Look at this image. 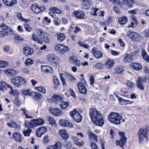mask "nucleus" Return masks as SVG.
<instances>
[{
    "instance_id": "obj_3",
    "label": "nucleus",
    "mask_w": 149,
    "mask_h": 149,
    "mask_svg": "<svg viewBox=\"0 0 149 149\" xmlns=\"http://www.w3.org/2000/svg\"><path fill=\"white\" fill-rule=\"evenodd\" d=\"M109 121L111 123L116 125L120 123V120L122 119L121 116L118 113L112 112L108 116Z\"/></svg>"
},
{
    "instance_id": "obj_44",
    "label": "nucleus",
    "mask_w": 149,
    "mask_h": 149,
    "mask_svg": "<svg viewBox=\"0 0 149 149\" xmlns=\"http://www.w3.org/2000/svg\"><path fill=\"white\" fill-rule=\"evenodd\" d=\"M121 100L119 103L121 104H131L133 102L132 101H129L127 100H125L124 99H120Z\"/></svg>"
},
{
    "instance_id": "obj_52",
    "label": "nucleus",
    "mask_w": 149,
    "mask_h": 149,
    "mask_svg": "<svg viewBox=\"0 0 149 149\" xmlns=\"http://www.w3.org/2000/svg\"><path fill=\"white\" fill-rule=\"evenodd\" d=\"M8 65V64L6 61L0 60V67L5 68Z\"/></svg>"
},
{
    "instance_id": "obj_34",
    "label": "nucleus",
    "mask_w": 149,
    "mask_h": 149,
    "mask_svg": "<svg viewBox=\"0 0 149 149\" xmlns=\"http://www.w3.org/2000/svg\"><path fill=\"white\" fill-rule=\"evenodd\" d=\"M7 125L10 127H14L17 130H19L20 128V126L13 121H11L10 123H8Z\"/></svg>"
},
{
    "instance_id": "obj_26",
    "label": "nucleus",
    "mask_w": 149,
    "mask_h": 149,
    "mask_svg": "<svg viewBox=\"0 0 149 149\" xmlns=\"http://www.w3.org/2000/svg\"><path fill=\"white\" fill-rule=\"evenodd\" d=\"M9 84H6V82L3 81L0 82V90L3 91L5 90H7V88L10 86Z\"/></svg>"
},
{
    "instance_id": "obj_7",
    "label": "nucleus",
    "mask_w": 149,
    "mask_h": 149,
    "mask_svg": "<svg viewBox=\"0 0 149 149\" xmlns=\"http://www.w3.org/2000/svg\"><path fill=\"white\" fill-rule=\"evenodd\" d=\"M47 60L51 63L58 64L59 63V59L56 55L50 54L47 55L46 58Z\"/></svg>"
},
{
    "instance_id": "obj_12",
    "label": "nucleus",
    "mask_w": 149,
    "mask_h": 149,
    "mask_svg": "<svg viewBox=\"0 0 149 149\" xmlns=\"http://www.w3.org/2000/svg\"><path fill=\"white\" fill-rule=\"evenodd\" d=\"M49 110L51 113L56 116H59L63 113L62 111L57 108L49 107Z\"/></svg>"
},
{
    "instance_id": "obj_13",
    "label": "nucleus",
    "mask_w": 149,
    "mask_h": 149,
    "mask_svg": "<svg viewBox=\"0 0 149 149\" xmlns=\"http://www.w3.org/2000/svg\"><path fill=\"white\" fill-rule=\"evenodd\" d=\"M0 27L2 28V30L6 34L8 35L9 33L11 34H13V31L9 27L6 26L5 24L3 23L1 24L0 25Z\"/></svg>"
},
{
    "instance_id": "obj_63",
    "label": "nucleus",
    "mask_w": 149,
    "mask_h": 149,
    "mask_svg": "<svg viewBox=\"0 0 149 149\" xmlns=\"http://www.w3.org/2000/svg\"><path fill=\"white\" fill-rule=\"evenodd\" d=\"M82 7L85 9H88L89 7V3H83L82 5Z\"/></svg>"
},
{
    "instance_id": "obj_15",
    "label": "nucleus",
    "mask_w": 149,
    "mask_h": 149,
    "mask_svg": "<svg viewBox=\"0 0 149 149\" xmlns=\"http://www.w3.org/2000/svg\"><path fill=\"white\" fill-rule=\"evenodd\" d=\"M97 49L96 47H93L91 50V52L94 56L97 59L102 58L103 54L101 52L97 51Z\"/></svg>"
},
{
    "instance_id": "obj_1",
    "label": "nucleus",
    "mask_w": 149,
    "mask_h": 149,
    "mask_svg": "<svg viewBox=\"0 0 149 149\" xmlns=\"http://www.w3.org/2000/svg\"><path fill=\"white\" fill-rule=\"evenodd\" d=\"M89 114L93 123L97 125L102 126L104 124L103 116L95 109H90Z\"/></svg>"
},
{
    "instance_id": "obj_42",
    "label": "nucleus",
    "mask_w": 149,
    "mask_h": 149,
    "mask_svg": "<svg viewBox=\"0 0 149 149\" xmlns=\"http://www.w3.org/2000/svg\"><path fill=\"white\" fill-rule=\"evenodd\" d=\"M35 88L41 93L45 94L46 93V91L45 88L43 86H40L36 87Z\"/></svg>"
},
{
    "instance_id": "obj_38",
    "label": "nucleus",
    "mask_w": 149,
    "mask_h": 149,
    "mask_svg": "<svg viewBox=\"0 0 149 149\" xmlns=\"http://www.w3.org/2000/svg\"><path fill=\"white\" fill-rule=\"evenodd\" d=\"M56 36L57 40L60 42L63 41L65 38V35L63 33H57Z\"/></svg>"
},
{
    "instance_id": "obj_5",
    "label": "nucleus",
    "mask_w": 149,
    "mask_h": 149,
    "mask_svg": "<svg viewBox=\"0 0 149 149\" xmlns=\"http://www.w3.org/2000/svg\"><path fill=\"white\" fill-rule=\"evenodd\" d=\"M54 50L57 53L63 55L66 52L70 51V48L66 46L61 44L56 45L54 47Z\"/></svg>"
},
{
    "instance_id": "obj_54",
    "label": "nucleus",
    "mask_w": 149,
    "mask_h": 149,
    "mask_svg": "<svg viewBox=\"0 0 149 149\" xmlns=\"http://www.w3.org/2000/svg\"><path fill=\"white\" fill-rule=\"evenodd\" d=\"M52 11H54L55 13L61 14L62 11L56 7H52Z\"/></svg>"
},
{
    "instance_id": "obj_43",
    "label": "nucleus",
    "mask_w": 149,
    "mask_h": 149,
    "mask_svg": "<svg viewBox=\"0 0 149 149\" xmlns=\"http://www.w3.org/2000/svg\"><path fill=\"white\" fill-rule=\"evenodd\" d=\"M16 15L18 18L20 20L25 22H29L30 20L29 19H26L23 18L21 14L20 13H16Z\"/></svg>"
},
{
    "instance_id": "obj_11",
    "label": "nucleus",
    "mask_w": 149,
    "mask_h": 149,
    "mask_svg": "<svg viewBox=\"0 0 149 149\" xmlns=\"http://www.w3.org/2000/svg\"><path fill=\"white\" fill-rule=\"evenodd\" d=\"M31 9L33 11L36 13H38L44 10L43 7L39 6L37 3H34L32 5Z\"/></svg>"
},
{
    "instance_id": "obj_37",
    "label": "nucleus",
    "mask_w": 149,
    "mask_h": 149,
    "mask_svg": "<svg viewBox=\"0 0 149 149\" xmlns=\"http://www.w3.org/2000/svg\"><path fill=\"white\" fill-rule=\"evenodd\" d=\"M69 105L68 101H62L60 104V106L61 109H66Z\"/></svg>"
},
{
    "instance_id": "obj_33",
    "label": "nucleus",
    "mask_w": 149,
    "mask_h": 149,
    "mask_svg": "<svg viewBox=\"0 0 149 149\" xmlns=\"http://www.w3.org/2000/svg\"><path fill=\"white\" fill-rule=\"evenodd\" d=\"M123 2L130 7H133V4L134 3V0H122Z\"/></svg>"
},
{
    "instance_id": "obj_6",
    "label": "nucleus",
    "mask_w": 149,
    "mask_h": 149,
    "mask_svg": "<svg viewBox=\"0 0 149 149\" xmlns=\"http://www.w3.org/2000/svg\"><path fill=\"white\" fill-rule=\"evenodd\" d=\"M120 136L119 139L116 141L115 143L117 146H118L123 148L124 146L126 143L127 138L125 137V133L123 132H119Z\"/></svg>"
},
{
    "instance_id": "obj_23",
    "label": "nucleus",
    "mask_w": 149,
    "mask_h": 149,
    "mask_svg": "<svg viewBox=\"0 0 149 149\" xmlns=\"http://www.w3.org/2000/svg\"><path fill=\"white\" fill-rule=\"evenodd\" d=\"M59 124L62 126L63 127L69 126L72 127L73 126V124L68 121L65 119H61L60 120Z\"/></svg>"
},
{
    "instance_id": "obj_39",
    "label": "nucleus",
    "mask_w": 149,
    "mask_h": 149,
    "mask_svg": "<svg viewBox=\"0 0 149 149\" xmlns=\"http://www.w3.org/2000/svg\"><path fill=\"white\" fill-rule=\"evenodd\" d=\"M4 72L7 74H9L11 76L14 75L16 74L15 71L12 69L4 70Z\"/></svg>"
},
{
    "instance_id": "obj_59",
    "label": "nucleus",
    "mask_w": 149,
    "mask_h": 149,
    "mask_svg": "<svg viewBox=\"0 0 149 149\" xmlns=\"http://www.w3.org/2000/svg\"><path fill=\"white\" fill-rule=\"evenodd\" d=\"M54 23L56 26H58L60 24V19L58 17H56L55 18L54 20Z\"/></svg>"
},
{
    "instance_id": "obj_40",
    "label": "nucleus",
    "mask_w": 149,
    "mask_h": 149,
    "mask_svg": "<svg viewBox=\"0 0 149 149\" xmlns=\"http://www.w3.org/2000/svg\"><path fill=\"white\" fill-rule=\"evenodd\" d=\"M141 55L144 60L149 62V57L148 56L147 53L144 49H143L141 51Z\"/></svg>"
},
{
    "instance_id": "obj_22",
    "label": "nucleus",
    "mask_w": 149,
    "mask_h": 149,
    "mask_svg": "<svg viewBox=\"0 0 149 149\" xmlns=\"http://www.w3.org/2000/svg\"><path fill=\"white\" fill-rule=\"evenodd\" d=\"M59 133L65 140H67L69 137V135L65 129L60 130L59 131Z\"/></svg>"
},
{
    "instance_id": "obj_31",
    "label": "nucleus",
    "mask_w": 149,
    "mask_h": 149,
    "mask_svg": "<svg viewBox=\"0 0 149 149\" xmlns=\"http://www.w3.org/2000/svg\"><path fill=\"white\" fill-rule=\"evenodd\" d=\"M127 21V18L126 16H123L118 18V22L121 25L125 24Z\"/></svg>"
},
{
    "instance_id": "obj_56",
    "label": "nucleus",
    "mask_w": 149,
    "mask_h": 149,
    "mask_svg": "<svg viewBox=\"0 0 149 149\" xmlns=\"http://www.w3.org/2000/svg\"><path fill=\"white\" fill-rule=\"evenodd\" d=\"M95 66L97 69H101L103 68L104 64L102 63H99L96 64Z\"/></svg>"
},
{
    "instance_id": "obj_20",
    "label": "nucleus",
    "mask_w": 149,
    "mask_h": 149,
    "mask_svg": "<svg viewBox=\"0 0 149 149\" xmlns=\"http://www.w3.org/2000/svg\"><path fill=\"white\" fill-rule=\"evenodd\" d=\"M114 73L115 74H121L124 71V67L122 66H117L114 68Z\"/></svg>"
},
{
    "instance_id": "obj_30",
    "label": "nucleus",
    "mask_w": 149,
    "mask_h": 149,
    "mask_svg": "<svg viewBox=\"0 0 149 149\" xmlns=\"http://www.w3.org/2000/svg\"><path fill=\"white\" fill-rule=\"evenodd\" d=\"M131 65L132 68L137 70H139L142 68V66L139 63H132L131 64Z\"/></svg>"
},
{
    "instance_id": "obj_21",
    "label": "nucleus",
    "mask_w": 149,
    "mask_h": 149,
    "mask_svg": "<svg viewBox=\"0 0 149 149\" xmlns=\"http://www.w3.org/2000/svg\"><path fill=\"white\" fill-rule=\"evenodd\" d=\"M114 63L115 62L113 60L109 59L106 62L105 65L107 69L109 70L112 68Z\"/></svg>"
},
{
    "instance_id": "obj_8",
    "label": "nucleus",
    "mask_w": 149,
    "mask_h": 149,
    "mask_svg": "<svg viewBox=\"0 0 149 149\" xmlns=\"http://www.w3.org/2000/svg\"><path fill=\"white\" fill-rule=\"evenodd\" d=\"M70 114L76 122L79 123L81 121V116L76 109H74L73 111L70 112Z\"/></svg>"
},
{
    "instance_id": "obj_18",
    "label": "nucleus",
    "mask_w": 149,
    "mask_h": 149,
    "mask_svg": "<svg viewBox=\"0 0 149 149\" xmlns=\"http://www.w3.org/2000/svg\"><path fill=\"white\" fill-rule=\"evenodd\" d=\"M24 53L26 56H28L32 55L33 53V49L29 46L24 47L23 48Z\"/></svg>"
},
{
    "instance_id": "obj_47",
    "label": "nucleus",
    "mask_w": 149,
    "mask_h": 149,
    "mask_svg": "<svg viewBox=\"0 0 149 149\" xmlns=\"http://www.w3.org/2000/svg\"><path fill=\"white\" fill-rule=\"evenodd\" d=\"M74 142L75 144L79 146H81L84 144L83 141L79 139H76Z\"/></svg>"
},
{
    "instance_id": "obj_28",
    "label": "nucleus",
    "mask_w": 149,
    "mask_h": 149,
    "mask_svg": "<svg viewBox=\"0 0 149 149\" xmlns=\"http://www.w3.org/2000/svg\"><path fill=\"white\" fill-rule=\"evenodd\" d=\"M52 100L55 103H57L62 101L63 100V98L58 95H54L52 96Z\"/></svg>"
},
{
    "instance_id": "obj_27",
    "label": "nucleus",
    "mask_w": 149,
    "mask_h": 149,
    "mask_svg": "<svg viewBox=\"0 0 149 149\" xmlns=\"http://www.w3.org/2000/svg\"><path fill=\"white\" fill-rule=\"evenodd\" d=\"M31 96H33V98L34 101H36L38 100L41 99L42 95L38 92H32Z\"/></svg>"
},
{
    "instance_id": "obj_58",
    "label": "nucleus",
    "mask_w": 149,
    "mask_h": 149,
    "mask_svg": "<svg viewBox=\"0 0 149 149\" xmlns=\"http://www.w3.org/2000/svg\"><path fill=\"white\" fill-rule=\"evenodd\" d=\"M66 77L67 79L71 81H73L75 80V79L72 75L68 74L66 75Z\"/></svg>"
},
{
    "instance_id": "obj_4",
    "label": "nucleus",
    "mask_w": 149,
    "mask_h": 149,
    "mask_svg": "<svg viewBox=\"0 0 149 149\" xmlns=\"http://www.w3.org/2000/svg\"><path fill=\"white\" fill-rule=\"evenodd\" d=\"M11 81L14 85L17 87H20L22 85H25L26 83L24 78L20 76H16L13 78Z\"/></svg>"
},
{
    "instance_id": "obj_51",
    "label": "nucleus",
    "mask_w": 149,
    "mask_h": 149,
    "mask_svg": "<svg viewBox=\"0 0 149 149\" xmlns=\"http://www.w3.org/2000/svg\"><path fill=\"white\" fill-rule=\"evenodd\" d=\"M36 119L37 121V125H42L43 124H44L45 123V121L42 119L38 118Z\"/></svg>"
},
{
    "instance_id": "obj_17",
    "label": "nucleus",
    "mask_w": 149,
    "mask_h": 149,
    "mask_svg": "<svg viewBox=\"0 0 149 149\" xmlns=\"http://www.w3.org/2000/svg\"><path fill=\"white\" fill-rule=\"evenodd\" d=\"M133 59L134 56L132 54H127L124 56L123 61L125 63H130L133 61Z\"/></svg>"
},
{
    "instance_id": "obj_57",
    "label": "nucleus",
    "mask_w": 149,
    "mask_h": 149,
    "mask_svg": "<svg viewBox=\"0 0 149 149\" xmlns=\"http://www.w3.org/2000/svg\"><path fill=\"white\" fill-rule=\"evenodd\" d=\"M33 63V61L31 59L28 58L26 60L25 63V64L27 65H29L32 64Z\"/></svg>"
},
{
    "instance_id": "obj_9",
    "label": "nucleus",
    "mask_w": 149,
    "mask_h": 149,
    "mask_svg": "<svg viewBox=\"0 0 149 149\" xmlns=\"http://www.w3.org/2000/svg\"><path fill=\"white\" fill-rule=\"evenodd\" d=\"M37 33V36L38 38H39V43L42 42L43 41H45V42H49L50 40L48 39L47 37L46 38V37H45L44 36L43 32L41 29H38L36 30Z\"/></svg>"
},
{
    "instance_id": "obj_45",
    "label": "nucleus",
    "mask_w": 149,
    "mask_h": 149,
    "mask_svg": "<svg viewBox=\"0 0 149 149\" xmlns=\"http://www.w3.org/2000/svg\"><path fill=\"white\" fill-rule=\"evenodd\" d=\"M29 125L28 126L30 127H33L34 126H36L37 125L36 119H33L29 123Z\"/></svg>"
},
{
    "instance_id": "obj_19",
    "label": "nucleus",
    "mask_w": 149,
    "mask_h": 149,
    "mask_svg": "<svg viewBox=\"0 0 149 149\" xmlns=\"http://www.w3.org/2000/svg\"><path fill=\"white\" fill-rule=\"evenodd\" d=\"M73 15L77 18L81 19L84 18L85 14L83 11L78 10L75 11L73 13Z\"/></svg>"
},
{
    "instance_id": "obj_49",
    "label": "nucleus",
    "mask_w": 149,
    "mask_h": 149,
    "mask_svg": "<svg viewBox=\"0 0 149 149\" xmlns=\"http://www.w3.org/2000/svg\"><path fill=\"white\" fill-rule=\"evenodd\" d=\"M22 93L23 94L25 95H31L32 94V92L31 91L30 89L24 90L22 91Z\"/></svg>"
},
{
    "instance_id": "obj_48",
    "label": "nucleus",
    "mask_w": 149,
    "mask_h": 149,
    "mask_svg": "<svg viewBox=\"0 0 149 149\" xmlns=\"http://www.w3.org/2000/svg\"><path fill=\"white\" fill-rule=\"evenodd\" d=\"M92 8L93 11L91 12V15L94 16H97V13H96V12L98 10V9L96 8L95 7V6H92Z\"/></svg>"
},
{
    "instance_id": "obj_25",
    "label": "nucleus",
    "mask_w": 149,
    "mask_h": 149,
    "mask_svg": "<svg viewBox=\"0 0 149 149\" xmlns=\"http://www.w3.org/2000/svg\"><path fill=\"white\" fill-rule=\"evenodd\" d=\"M61 143L60 142L58 141L54 145L47 146V149H61Z\"/></svg>"
},
{
    "instance_id": "obj_41",
    "label": "nucleus",
    "mask_w": 149,
    "mask_h": 149,
    "mask_svg": "<svg viewBox=\"0 0 149 149\" xmlns=\"http://www.w3.org/2000/svg\"><path fill=\"white\" fill-rule=\"evenodd\" d=\"M53 83L54 85V87L56 88L58 86L59 82L58 80V77L54 76L53 77Z\"/></svg>"
},
{
    "instance_id": "obj_62",
    "label": "nucleus",
    "mask_w": 149,
    "mask_h": 149,
    "mask_svg": "<svg viewBox=\"0 0 149 149\" xmlns=\"http://www.w3.org/2000/svg\"><path fill=\"white\" fill-rule=\"evenodd\" d=\"M14 38L15 39L18 40L23 41V39L17 35H15Z\"/></svg>"
},
{
    "instance_id": "obj_55",
    "label": "nucleus",
    "mask_w": 149,
    "mask_h": 149,
    "mask_svg": "<svg viewBox=\"0 0 149 149\" xmlns=\"http://www.w3.org/2000/svg\"><path fill=\"white\" fill-rule=\"evenodd\" d=\"M32 130L31 129H28L23 131V133L25 136H29Z\"/></svg>"
},
{
    "instance_id": "obj_35",
    "label": "nucleus",
    "mask_w": 149,
    "mask_h": 149,
    "mask_svg": "<svg viewBox=\"0 0 149 149\" xmlns=\"http://www.w3.org/2000/svg\"><path fill=\"white\" fill-rule=\"evenodd\" d=\"M126 85L128 90L132 91L134 89V83L132 81H128L127 82Z\"/></svg>"
},
{
    "instance_id": "obj_29",
    "label": "nucleus",
    "mask_w": 149,
    "mask_h": 149,
    "mask_svg": "<svg viewBox=\"0 0 149 149\" xmlns=\"http://www.w3.org/2000/svg\"><path fill=\"white\" fill-rule=\"evenodd\" d=\"M41 69L42 70L47 73H50L52 70V68L49 66L43 65H41Z\"/></svg>"
},
{
    "instance_id": "obj_61",
    "label": "nucleus",
    "mask_w": 149,
    "mask_h": 149,
    "mask_svg": "<svg viewBox=\"0 0 149 149\" xmlns=\"http://www.w3.org/2000/svg\"><path fill=\"white\" fill-rule=\"evenodd\" d=\"M10 17L8 13H7L4 14L2 17V20L4 21V20H7L9 19Z\"/></svg>"
},
{
    "instance_id": "obj_64",
    "label": "nucleus",
    "mask_w": 149,
    "mask_h": 149,
    "mask_svg": "<svg viewBox=\"0 0 149 149\" xmlns=\"http://www.w3.org/2000/svg\"><path fill=\"white\" fill-rule=\"evenodd\" d=\"M90 145L92 149H97V146L95 143L91 142Z\"/></svg>"
},
{
    "instance_id": "obj_16",
    "label": "nucleus",
    "mask_w": 149,
    "mask_h": 149,
    "mask_svg": "<svg viewBox=\"0 0 149 149\" xmlns=\"http://www.w3.org/2000/svg\"><path fill=\"white\" fill-rule=\"evenodd\" d=\"M77 86L78 91L79 93L84 94H86V89L83 84L79 82L77 84Z\"/></svg>"
},
{
    "instance_id": "obj_10",
    "label": "nucleus",
    "mask_w": 149,
    "mask_h": 149,
    "mask_svg": "<svg viewBox=\"0 0 149 149\" xmlns=\"http://www.w3.org/2000/svg\"><path fill=\"white\" fill-rule=\"evenodd\" d=\"M146 82L145 78L139 77L136 81L137 87L140 90H143L144 88V84Z\"/></svg>"
},
{
    "instance_id": "obj_46",
    "label": "nucleus",
    "mask_w": 149,
    "mask_h": 149,
    "mask_svg": "<svg viewBox=\"0 0 149 149\" xmlns=\"http://www.w3.org/2000/svg\"><path fill=\"white\" fill-rule=\"evenodd\" d=\"M47 119L50 124L52 125L55 124L56 123V121L51 116H49Z\"/></svg>"
},
{
    "instance_id": "obj_32",
    "label": "nucleus",
    "mask_w": 149,
    "mask_h": 149,
    "mask_svg": "<svg viewBox=\"0 0 149 149\" xmlns=\"http://www.w3.org/2000/svg\"><path fill=\"white\" fill-rule=\"evenodd\" d=\"M133 34L131 39L133 41L137 42L141 40L140 36L137 33L134 32Z\"/></svg>"
},
{
    "instance_id": "obj_50",
    "label": "nucleus",
    "mask_w": 149,
    "mask_h": 149,
    "mask_svg": "<svg viewBox=\"0 0 149 149\" xmlns=\"http://www.w3.org/2000/svg\"><path fill=\"white\" fill-rule=\"evenodd\" d=\"M138 25V22L137 21L135 22H131L130 24L129 25L128 27L129 28L132 27L133 28H135Z\"/></svg>"
},
{
    "instance_id": "obj_24",
    "label": "nucleus",
    "mask_w": 149,
    "mask_h": 149,
    "mask_svg": "<svg viewBox=\"0 0 149 149\" xmlns=\"http://www.w3.org/2000/svg\"><path fill=\"white\" fill-rule=\"evenodd\" d=\"M4 3L8 6H12L17 3L16 0H3Z\"/></svg>"
},
{
    "instance_id": "obj_36",
    "label": "nucleus",
    "mask_w": 149,
    "mask_h": 149,
    "mask_svg": "<svg viewBox=\"0 0 149 149\" xmlns=\"http://www.w3.org/2000/svg\"><path fill=\"white\" fill-rule=\"evenodd\" d=\"M88 135L89 138L92 140V141L95 142H96L97 141V136L93 133L89 132H88Z\"/></svg>"
},
{
    "instance_id": "obj_14",
    "label": "nucleus",
    "mask_w": 149,
    "mask_h": 149,
    "mask_svg": "<svg viewBox=\"0 0 149 149\" xmlns=\"http://www.w3.org/2000/svg\"><path fill=\"white\" fill-rule=\"evenodd\" d=\"M47 131V127L44 126H41L38 128L36 131V134L37 136L40 137Z\"/></svg>"
},
{
    "instance_id": "obj_2",
    "label": "nucleus",
    "mask_w": 149,
    "mask_h": 149,
    "mask_svg": "<svg viewBox=\"0 0 149 149\" xmlns=\"http://www.w3.org/2000/svg\"><path fill=\"white\" fill-rule=\"evenodd\" d=\"M148 131L146 128H141L137 133L139 143L141 144L143 143L144 145H146L148 141Z\"/></svg>"
},
{
    "instance_id": "obj_53",
    "label": "nucleus",
    "mask_w": 149,
    "mask_h": 149,
    "mask_svg": "<svg viewBox=\"0 0 149 149\" xmlns=\"http://www.w3.org/2000/svg\"><path fill=\"white\" fill-rule=\"evenodd\" d=\"M24 26L26 30L28 32H30L32 29L31 27L28 24L25 23L24 24Z\"/></svg>"
},
{
    "instance_id": "obj_60",
    "label": "nucleus",
    "mask_w": 149,
    "mask_h": 149,
    "mask_svg": "<svg viewBox=\"0 0 149 149\" xmlns=\"http://www.w3.org/2000/svg\"><path fill=\"white\" fill-rule=\"evenodd\" d=\"M110 2H112L113 4L120 5L121 2L119 0H109Z\"/></svg>"
}]
</instances>
